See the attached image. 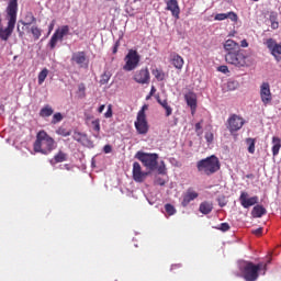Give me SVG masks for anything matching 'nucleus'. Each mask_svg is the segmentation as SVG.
Listing matches in <instances>:
<instances>
[{"mask_svg": "<svg viewBox=\"0 0 281 281\" xmlns=\"http://www.w3.org/2000/svg\"><path fill=\"white\" fill-rule=\"evenodd\" d=\"M19 12V0H9V4L7 7V27H0V38L1 41H8L12 36V32H14V27L16 25V13Z\"/></svg>", "mask_w": 281, "mask_h": 281, "instance_id": "1", "label": "nucleus"}, {"mask_svg": "<svg viewBox=\"0 0 281 281\" xmlns=\"http://www.w3.org/2000/svg\"><path fill=\"white\" fill-rule=\"evenodd\" d=\"M271 263V260L265 262H259L258 265H254L250 261H240L239 262V270L243 273V278L246 281H256L258 280L259 273L261 272L262 276L267 273V266Z\"/></svg>", "mask_w": 281, "mask_h": 281, "instance_id": "2", "label": "nucleus"}, {"mask_svg": "<svg viewBox=\"0 0 281 281\" xmlns=\"http://www.w3.org/2000/svg\"><path fill=\"white\" fill-rule=\"evenodd\" d=\"M33 150L34 153H41V155H49L53 150H56V140L45 130H42L36 134Z\"/></svg>", "mask_w": 281, "mask_h": 281, "instance_id": "3", "label": "nucleus"}, {"mask_svg": "<svg viewBox=\"0 0 281 281\" xmlns=\"http://www.w3.org/2000/svg\"><path fill=\"white\" fill-rule=\"evenodd\" d=\"M225 60L227 65H233V67H237L238 69H243V67H251L255 65L256 60L247 50L239 49L236 53H229L225 55Z\"/></svg>", "mask_w": 281, "mask_h": 281, "instance_id": "4", "label": "nucleus"}, {"mask_svg": "<svg viewBox=\"0 0 281 281\" xmlns=\"http://www.w3.org/2000/svg\"><path fill=\"white\" fill-rule=\"evenodd\" d=\"M196 168L202 175L210 177L211 175H214L221 170V161L218 160V157L210 156L199 160Z\"/></svg>", "mask_w": 281, "mask_h": 281, "instance_id": "5", "label": "nucleus"}, {"mask_svg": "<svg viewBox=\"0 0 281 281\" xmlns=\"http://www.w3.org/2000/svg\"><path fill=\"white\" fill-rule=\"evenodd\" d=\"M136 133L138 135H147L149 131L148 120L146 119V105H144L137 113L136 121L134 122Z\"/></svg>", "mask_w": 281, "mask_h": 281, "instance_id": "6", "label": "nucleus"}, {"mask_svg": "<svg viewBox=\"0 0 281 281\" xmlns=\"http://www.w3.org/2000/svg\"><path fill=\"white\" fill-rule=\"evenodd\" d=\"M135 157L138 161L143 162V166L147 168V170L151 172L153 170H157V159H159V155L138 151Z\"/></svg>", "mask_w": 281, "mask_h": 281, "instance_id": "7", "label": "nucleus"}, {"mask_svg": "<svg viewBox=\"0 0 281 281\" xmlns=\"http://www.w3.org/2000/svg\"><path fill=\"white\" fill-rule=\"evenodd\" d=\"M142 57L137 53V50L130 49L127 55L125 56V65L123 66L124 71H133L137 69V66L139 65V60Z\"/></svg>", "mask_w": 281, "mask_h": 281, "instance_id": "8", "label": "nucleus"}, {"mask_svg": "<svg viewBox=\"0 0 281 281\" xmlns=\"http://www.w3.org/2000/svg\"><path fill=\"white\" fill-rule=\"evenodd\" d=\"M243 126H245V120L238 114H231L226 121V128L232 135L238 133Z\"/></svg>", "mask_w": 281, "mask_h": 281, "instance_id": "9", "label": "nucleus"}, {"mask_svg": "<svg viewBox=\"0 0 281 281\" xmlns=\"http://www.w3.org/2000/svg\"><path fill=\"white\" fill-rule=\"evenodd\" d=\"M69 25H63L60 27H58L55 33L52 35L49 42H48V46L50 49H56V45H58V41H63V38H65V36H69Z\"/></svg>", "mask_w": 281, "mask_h": 281, "instance_id": "10", "label": "nucleus"}, {"mask_svg": "<svg viewBox=\"0 0 281 281\" xmlns=\"http://www.w3.org/2000/svg\"><path fill=\"white\" fill-rule=\"evenodd\" d=\"M265 45L269 49L271 56L274 57L277 63H280V60H281V57H280L281 56V42L278 43L273 38H268V40H266Z\"/></svg>", "mask_w": 281, "mask_h": 281, "instance_id": "11", "label": "nucleus"}, {"mask_svg": "<svg viewBox=\"0 0 281 281\" xmlns=\"http://www.w3.org/2000/svg\"><path fill=\"white\" fill-rule=\"evenodd\" d=\"M71 63L78 65L81 69H87L89 67V58L85 52H76L71 56Z\"/></svg>", "mask_w": 281, "mask_h": 281, "instance_id": "12", "label": "nucleus"}, {"mask_svg": "<svg viewBox=\"0 0 281 281\" xmlns=\"http://www.w3.org/2000/svg\"><path fill=\"white\" fill-rule=\"evenodd\" d=\"M260 98L263 106H269V103L273 100V97L271 95V86H269V82H263L260 86Z\"/></svg>", "mask_w": 281, "mask_h": 281, "instance_id": "13", "label": "nucleus"}, {"mask_svg": "<svg viewBox=\"0 0 281 281\" xmlns=\"http://www.w3.org/2000/svg\"><path fill=\"white\" fill-rule=\"evenodd\" d=\"M259 199L258 195L249 198V193L243 191L239 196V203L244 206L245 210H249V207L257 205Z\"/></svg>", "mask_w": 281, "mask_h": 281, "instance_id": "14", "label": "nucleus"}, {"mask_svg": "<svg viewBox=\"0 0 281 281\" xmlns=\"http://www.w3.org/2000/svg\"><path fill=\"white\" fill-rule=\"evenodd\" d=\"M133 79L138 85H148L150 82V71H148V68H142L134 74Z\"/></svg>", "mask_w": 281, "mask_h": 281, "instance_id": "15", "label": "nucleus"}, {"mask_svg": "<svg viewBox=\"0 0 281 281\" xmlns=\"http://www.w3.org/2000/svg\"><path fill=\"white\" fill-rule=\"evenodd\" d=\"M146 177H148V172L142 171V165L139 162L133 164V179L136 183H144Z\"/></svg>", "mask_w": 281, "mask_h": 281, "instance_id": "16", "label": "nucleus"}, {"mask_svg": "<svg viewBox=\"0 0 281 281\" xmlns=\"http://www.w3.org/2000/svg\"><path fill=\"white\" fill-rule=\"evenodd\" d=\"M166 10L171 12L173 19L179 20V14H181V9L179 8V2L177 0H167Z\"/></svg>", "mask_w": 281, "mask_h": 281, "instance_id": "17", "label": "nucleus"}, {"mask_svg": "<svg viewBox=\"0 0 281 281\" xmlns=\"http://www.w3.org/2000/svg\"><path fill=\"white\" fill-rule=\"evenodd\" d=\"M194 199H199V193L192 190V188H189L187 192L183 193L182 195V202H181L182 207H188V205H190V202L194 201Z\"/></svg>", "mask_w": 281, "mask_h": 281, "instance_id": "18", "label": "nucleus"}, {"mask_svg": "<svg viewBox=\"0 0 281 281\" xmlns=\"http://www.w3.org/2000/svg\"><path fill=\"white\" fill-rule=\"evenodd\" d=\"M226 19H229V21H233V23H238V14L234 11H229L227 13H217L214 16L215 21H225Z\"/></svg>", "mask_w": 281, "mask_h": 281, "instance_id": "19", "label": "nucleus"}, {"mask_svg": "<svg viewBox=\"0 0 281 281\" xmlns=\"http://www.w3.org/2000/svg\"><path fill=\"white\" fill-rule=\"evenodd\" d=\"M224 50L226 54H236V52H240V44L234 42V40H227L224 43Z\"/></svg>", "mask_w": 281, "mask_h": 281, "instance_id": "20", "label": "nucleus"}, {"mask_svg": "<svg viewBox=\"0 0 281 281\" xmlns=\"http://www.w3.org/2000/svg\"><path fill=\"white\" fill-rule=\"evenodd\" d=\"M184 100L188 106H190L192 115H194V113L196 112V93L188 92L184 95Z\"/></svg>", "mask_w": 281, "mask_h": 281, "instance_id": "21", "label": "nucleus"}, {"mask_svg": "<svg viewBox=\"0 0 281 281\" xmlns=\"http://www.w3.org/2000/svg\"><path fill=\"white\" fill-rule=\"evenodd\" d=\"M156 100L158 104H160V106H162V109L166 111V117H170V115H172V106L168 104V99L161 100L159 95H156Z\"/></svg>", "mask_w": 281, "mask_h": 281, "instance_id": "22", "label": "nucleus"}, {"mask_svg": "<svg viewBox=\"0 0 281 281\" xmlns=\"http://www.w3.org/2000/svg\"><path fill=\"white\" fill-rule=\"evenodd\" d=\"M171 65H173L176 69H183V57L177 53L171 54Z\"/></svg>", "mask_w": 281, "mask_h": 281, "instance_id": "23", "label": "nucleus"}, {"mask_svg": "<svg viewBox=\"0 0 281 281\" xmlns=\"http://www.w3.org/2000/svg\"><path fill=\"white\" fill-rule=\"evenodd\" d=\"M67 159H68L67 153L59 150L50 160V164L52 166H56V164H63V161H67Z\"/></svg>", "mask_w": 281, "mask_h": 281, "instance_id": "24", "label": "nucleus"}, {"mask_svg": "<svg viewBox=\"0 0 281 281\" xmlns=\"http://www.w3.org/2000/svg\"><path fill=\"white\" fill-rule=\"evenodd\" d=\"M20 23L24 25V27H27L29 25L36 23V18L34 16V13L26 12L24 19L21 20Z\"/></svg>", "mask_w": 281, "mask_h": 281, "instance_id": "25", "label": "nucleus"}, {"mask_svg": "<svg viewBox=\"0 0 281 281\" xmlns=\"http://www.w3.org/2000/svg\"><path fill=\"white\" fill-rule=\"evenodd\" d=\"M212 210H214V204H212V202L204 201L199 206V212H201V214L207 215Z\"/></svg>", "mask_w": 281, "mask_h": 281, "instance_id": "26", "label": "nucleus"}, {"mask_svg": "<svg viewBox=\"0 0 281 281\" xmlns=\"http://www.w3.org/2000/svg\"><path fill=\"white\" fill-rule=\"evenodd\" d=\"M280 148H281V139L278 136L272 137V155L273 157H278L280 155Z\"/></svg>", "mask_w": 281, "mask_h": 281, "instance_id": "27", "label": "nucleus"}, {"mask_svg": "<svg viewBox=\"0 0 281 281\" xmlns=\"http://www.w3.org/2000/svg\"><path fill=\"white\" fill-rule=\"evenodd\" d=\"M267 214V209H265L262 205H256L252 209V216L255 218H262Z\"/></svg>", "mask_w": 281, "mask_h": 281, "instance_id": "28", "label": "nucleus"}, {"mask_svg": "<svg viewBox=\"0 0 281 281\" xmlns=\"http://www.w3.org/2000/svg\"><path fill=\"white\" fill-rule=\"evenodd\" d=\"M54 115V109L52 105H44L40 111V117H52Z\"/></svg>", "mask_w": 281, "mask_h": 281, "instance_id": "29", "label": "nucleus"}, {"mask_svg": "<svg viewBox=\"0 0 281 281\" xmlns=\"http://www.w3.org/2000/svg\"><path fill=\"white\" fill-rule=\"evenodd\" d=\"M153 76L158 80V82H164L166 80V72L159 68H155L151 70Z\"/></svg>", "mask_w": 281, "mask_h": 281, "instance_id": "30", "label": "nucleus"}, {"mask_svg": "<svg viewBox=\"0 0 281 281\" xmlns=\"http://www.w3.org/2000/svg\"><path fill=\"white\" fill-rule=\"evenodd\" d=\"M246 144L248 146V153H250V155H254V153H256V139L246 138Z\"/></svg>", "mask_w": 281, "mask_h": 281, "instance_id": "31", "label": "nucleus"}, {"mask_svg": "<svg viewBox=\"0 0 281 281\" xmlns=\"http://www.w3.org/2000/svg\"><path fill=\"white\" fill-rule=\"evenodd\" d=\"M49 75V70L47 68H44L37 77V82L38 85H43V82H45V79L47 78V76Z\"/></svg>", "mask_w": 281, "mask_h": 281, "instance_id": "32", "label": "nucleus"}, {"mask_svg": "<svg viewBox=\"0 0 281 281\" xmlns=\"http://www.w3.org/2000/svg\"><path fill=\"white\" fill-rule=\"evenodd\" d=\"M31 34H33V37L35 41H38V38H41L42 31H41V29H38V26L33 25L31 27Z\"/></svg>", "mask_w": 281, "mask_h": 281, "instance_id": "33", "label": "nucleus"}, {"mask_svg": "<svg viewBox=\"0 0 281 281\" xmlns=\"http://www.w3.org/2000/svg\"><path fill=\"white\" fill-rule=\"evenodd\" d=\"M56 134L60 135L61 137H69V135H71V130L59 127L58 130H56Z\"/></svg>", "mask_w": 281, "mask_h": 281, "instance_id": "34", "label": "nucleus"}, {"mask_svg": "<svg viewBox=\"0 0 281 281\" xmlns=\"http://www.w3.org/2000/svg\"><path fill=\"white\" fill-rule=\"evenodd\" d=\"M165 211L169 216H175V214H177V209H175L172 204H166Z\"/></svg>", "mask_w": 281, "mask_h": 281, "instance_id": "35", "label": "nucleus"}, {"mask_svg": "<svg viewBox=\"0 0 281 281\" xmlns=\"http://www.w3.org/2000/svg\"><path fill=\"white\" fill-rule=\"evenodd\" d=\"M92 130L95 131L97 135H100V119H94L91 121Z\"/></svg>", "mask_w": 281, "mask_h": 281, "instance_id": "36", "label": "nucleus"}, {"mask_svg": "<svg viewBox=\"0 0 281 281\" xmlns=\"http://www.w3.org/2000/svg\"><path fill=\"white\" fill-rule=\"evenodd\" d=\"M59 122H63V114L57 112L53 115L52 124H58Z\"/></svg>", "mask_w": 281, "mask_h": 281, "instance_id": "37", "label": "nucleus"}, {"mask_svg": "<svg viewBox=\"0 0 281 281\" xmlns=\"http://www.w3.org/2000/svg\"><path fill=\"white\" fill-rule=\"evenodd\" d=\"M109 80H111V75H109V72H104L101 76L100 85H106L109 83Z\"/></svg>", "mask_w": 281, "mask_h": 281, "instance_id": "38", "label": "nucleus"}, {"mask_svg": "<svg viewBox=\"0 0 281 281\" xmlns=\"http://www.w3.org/2000/svg\"><path fill=\"white\" fill-rule=\"evenodd\" d=\"M237 87H238V81L231 80L227 82L228 91H236Z\"/></svg>", "mask_w": 281, "mask_h": 281, "instance_id": "39", "label": "nucleus"}, {"mask_svg": "<svg viewBox=\"0 0 281 281\" xmlns=\"http://www.w3.org/2000/svg\"><path fill=\"white\" fill-rule=\"evenodd\" d=\"M85 91H87L85 83H79V86H78L79 98H85V95H86Z\"/></svg>", "mask_w": 281, "mask_h": 281, "instance_id": "40", "label": "nucleus"}, {"mask_svg": "<svg viewBox=\"0 0 281 281\" xmlns=\"http://www.w3.org/2000/svg\"><path fill=\"white\" fill-rule=\"evenodd\" d=\"M158 175H166V164L164 161L160 162L158 167H156Z\"/></svg>", "mask_w": 281, "mask_h": 281, "instance_id": "41", "label": "nucleus"}, {"mask_svg": "<svg viewBox=\"0 0 281 281\" xmlns=\"http://www.w3.org/2000/svg\"><path fill=\"white\" fill-rule=\"evenodd\" d=\"M83 137H85V135L80 132H75L72 134V139H75V142H82Z\"/></svg>", "mask_w": 281, "mask_h": 281, "instance_id": "42", "label": "nucleus"}, {"mask_svg": "<svg viewBox=\"0 0 281 281\" xmlns=\"http://www.w3.org/2000/svg\"><path fill=\"white\" fill-rule=\"evenodd\" d=\"M104 117H106L109 120V117H113V105L109 104L108 105V110L104 113Z\"/></svg>", "mask_w": 281, "mask_h": 281, "instance_id": "43", "label": "nucleus"}, {"mask_svg": "<svg viewBox=\"0 0 281 281\" xmlns=\"http://www.w3.org/2000/svg\"><path fill=\"white\" fill-rule=\"evenodd\" d=\"M204 137L207 144H212V142H214V134L212 132H206Z\"/></svg>", "mask_w": 281, "mask_h": 281, "instance_id": "44", "label": "nucleus"}, {"mask_svg": "<svg viewBox=\"0 0 281 281\" xmlns=\"http://www.w3.org/2000/svg\"><path fill=\"white\" fill-rule=\"evenodd\" d=\"M154 183L156 186H166V180H164L161 177H156Z\"/></svg>", "mask_w": 281, "mask_h": 281, "instance_id": "45", "label": "nucleus"}, {"mask_svg": "<svg viewBox=\"0 0 281 281\" xmlns=\"http://www.w3.org/2000/svg\"><path fill=\"white\" fill-rule=\"evenodd\" d=\"M221 232H229V224L228 223H222L218 227Z\"/></svg>", "mask_w": 281, "mask_h": 281, "instance_id": "46", "label": "nucleus"}, {"mask_svg": "<svg viewBox=\"0 0 281 281\" xmlns=\"http://www.w3.org/2000/svg\"><path fill=\"white\" fill-rule=\"evenodd\" d=\"M217 70L221 71V74H229V68L225 65L220 66Z\"/></svg>", "mask_w": 281, "mask_h": 281, "instance_id": "47", "label": "nucleus"}, {"mask_svg": "<svg viewBox=\"0 0 281 281\" xmlns=\"http://www.w3.org/2000/svg\"><path fill=\"white\" fill-rule=\"evenodd\" d=\"M277 21H278V13L271 12V13H270V22H271V23H274V22H277Z\"/></svg>", "mask_w": 281, "mask_h": 281, "instance_id": "48", "label": "nucleus"}, {"mask_svg": "<svg viewBox=\"0 0 281 281\" xmlns=\"http://www.w3.org/2000/svg\"><path fill=\"white\" fill-rule=\"evenodd\" d=\"M113 150V147H111V145H105L103 147V153H105V155H109V153H111Z\"/></svg>", "mask_w": 281, "mask_h": 281, "instance_id": "49", "label": "nucleus"}, {"mask_svg": "<svg viewBox=\"0 0 281 281\" xmlns=\"http://www.w3.org/2000/svg\"><path fill=\"white\" fill-rule=\"evenodd\" d=\"M252 234H255V236H262V227L252 229Z\"/></svg>", "mask_w": 281, "mask_h": 281, "instance_id": "50", "label": "nucleus"}, {"mask_svg": "<svg viewBox=\"0 0 281 281\" xmlns=\"http://www.w3.org/2000/svg\"><path fill=\"white\" fill-rule=\"evenodd\" d=\"M93 120V115H86V124L89 126Z\"/></svg>", "mask_w": 281, "mask_h": 281, "instance_id": "51", "label": "nucleus"}, {"mask_svg": "<svg viewBox=\"0 0 281 281\" xmlns=\"http://www.w3.org/2000/svg\"><path fill=\"white\" fill-rule=\"evenodd\" d=\"M119 47H120V42H116V43L114 44V47H113L112 53H113V54H117Z\"/></svg>", "mask_w": 281, "mask_h": 281, "instance_id": "52", "label": "nucleus"}, {"mask_svg": "<svg viewBox=\"0 0 281 281\" xmlns=\"http://www.w3.org/2000/svg\"><path fill=\"white\" fill-rule=\"evenodd\" d=\"M240 47H249V43H247V40H243L240 42Z\"/></svg>", "mask_w": 281, "mask_h": 281, "instance_id": "53", "label": "nucleus"}, {"mask_svg": "<svg viewBox=\"0 0 281 281\" xmlns=\"http://www.w3.org/2000/svg\"><path fill=\"white\" fill-rule=\"evenodd\" d=\"M155 93H157V88H155V86H151L149 95H155Z\"/></svg>", "mask_w": 281, "mask_h": 281, "instance_id": "54", "label": "nucleus"}, {"mask_svg": "<svg viewBox=\"0 0 281 281\" xmlns=\"http://www.w3.org/2000/svg\"><path fill=\"white\" fill-rule=\"evenodd\" d=\"M271 27H272V30H278V27H279L278 21L277 22H271Z\"/></svg>", "mask_w": 281, "mask_h": 281, "instance_id": "55", "label": "nucleus"}, {"mask_svg": "<svg viewBox=\"0 0 281 281\" xmlns=\"http://www.w3.org/2000/svg\"><path fill=\"white\" fill-rule=\"evenodd\" d=\"M55 22L53 21L48 26V34H52V31L54 30Z\"/></svg>", "mask_w": 281, "mask_h": 281, "instance_id": "56", "label": "nucleus"}, {"mask_svg": "<svg viewBox=\"0 0 281 281\" xmlns=\"http://www.w3.org/2000/svg\"><path fill=\"white\" fill-rule=\"evenodd\" d=\"M104 109H105L104 104L100 105L99 109H98V113H103Z\"/></svg>", "mask_w": 281, "mask_h": 281, "instance_id": "57", "label": "nucleus"}, {"mask_svg": "<svg viewBox=\"0 0 281 281\" xmlns=\"http://www.w3.org/2000/svg\"><path fill=\"white\" fill-rule=\"evenodd\" d=\"M201 128H202L201 123H196L195 131H196L198 135H199V131H201Z\"/></svg>", "mask_w": 281, "mask_h": 281, "instance_id": "58", "label": "nucleus"}, {"mask_svg": "<svg viewBox=\"0 0 281 281\" xmlns=\"http://www.w3.org/2000/svg\"><path fill=\"white\" fill-rule=\"evenodd\" d=\"M60 169H65V170H71V167H69V165H64V166H60Z\"/></svg>", "mask_w": 281, "mask_h": 281, "instance_id": "59", "label": "nucleus"}, {"mask_svg": "<svg viewBox=\"0 0 281 281\" xmlns=\"http://www.w3.org/2000/svg\"><path fill=\"white\" fill-rule=\"evenodd\" d=\"M220 205H221V207H225V203H223V202L220 203Z\"/></svg>", "mask_w": 281, "mask_h": 281, "instance_id": "60", "label": "nucleus"}, {"mask_svg": "<svg viewBox=\"0 0 281 281\" xmlns=\"http://www.w3.org/2000/svg\"><path fill=\"white\" fill-rule=\"evenodd\" d=\"M151 97H153V95H148V97L146 98V100H150Z\"/></svg>", "mask_w": 281, "mask_h": 281, "instance_id": "61", "label": "nucleus"}, {"mask_svg": "<svg viewBox=\"0 0 281 281\" xmlns=\"http://www.w3.org/2000/svg\"><path fill=\"white\" fill-rule=\"evenodd\" d=\"M254 1H259V0H254Z\"/></svg>", "mask_w": 281, "mask_h": 281, "instance_id": "62", "label": "nucleus"}]
</instances>
